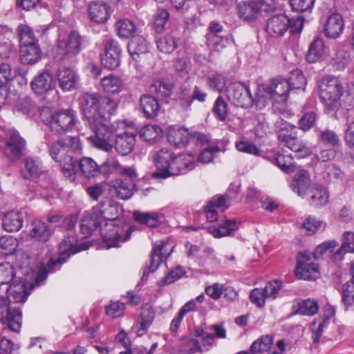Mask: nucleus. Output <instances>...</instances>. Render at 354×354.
<instances>
[{
    "label": "nucleus",
    "instance_id": "obj_1",
    "mask_svg": "<svg viewBox=\"0 0 354 354\" xmlns=\"http://www.w3.org/2000/svg\"><path fill=\"white\" fill-rule=\"evenodd\" d=\"M79 104L84 118L95 133L93 138L94 145L105 151H110L113 149L111 141L114 134L105 122L115 113L116 102L109 97L101 96L97 93H87L80 97Z\"/></svg>",
    "mask_w": 354,
    "mask_h": 354
},
{
    "label": "nucleus",
    "instance_id": "obj_2",
    "mask_svg": "<svg viewBox=\"0 0 354 354\" xmlns=\"http://www.w3.org/2000/svg\"><path fill=\"white\" fill-rule=\"evenodd\" d=\"M93 212L99 221H105L104 225L100 227V233L107 248L119 247V242H124L129 239L131 230L128 227L124 230L123 227H120L115 222L120 214L117 203L110 200L101 201L93 207Z\"/></svg>",
    "mask_w": 354,
    "mask_h": 354
},
{
    "label": "nucleus",
    "instance_id": "obj_3",
    "mask_svg": "<svg viewBox=\"0 0 354 354\" xmlns=\"http://www.w3.org/2000/svg\"><path fill=\"white\" fill-rule=\"evenodd\" d=\"M318 95L328 111H333L339 104V99L343 95L344 86L339 77L326 75L318 80Z\"/></svg>",
    "mask_w": 354,
    "mask_h": 354
},
{
    "label": "nucleus",
    "instance_id": "obj_4",
    "mask_svg": "<svg viewBox=\"0 0 354 354\" xmlns=\"http://www.w3.org/2000/svg\"><path fill=\"white\" fill-rule=\"evenodd\" d=\"M278 139L283 142L290 150L302 153L301 156L310 154V149L297 137V127L282 118H279L274 123Z\"/></svg>",
    "mask_w": 354,
    "mask_h": 354
},
{
    "label": "nucleus",
    "instance_id": "obj_5",
    "mask_svg": "<svg viewBox=\"0 0 354 354\" xmlns=\"http://www.w3.org/2000/svg\"><path fill=\"white\" fill-rule=\"evenodd\" d=\"M75 123V112L71 109H62L52 113L47 122L51 131L60 135L71 131Z\"/></svg>",
    "mask_w": 354,
    "mask_h": 354
},
{
    "label": "nucleus",
    "instance_id": "obj_6",
    "mask_svg": "<svg viewBox=\"0 0 354 354\" xmlns=\"http://www.w3.org/2000/svg\"><path fill=\"white\" fill-rule=\"evenodd\" d=\"M82 37L75 31L71 32L66 39H59L54 49L55 58L57 60L69 59L80 51Z\"/></svg>",
    "mask_w": 354,
    "mask_h": 354
},
{
    "label": "nucleus",
    "instance_id": "obj_7",
    "mask_svg": "<svg viewBox=\"0 0 354 354\" xmlns=\"http://www.w3.org/2000/svg\"><path fill=\"white\" fill-rule=\"evenodd\" d=\"M292 91L286 80L276 79L273 80L270 86L260 87L256 96V102L257 106H265L268 99L274 95L285 97L286 98L288 91Z\"/></svg>",
    "mask_w": 354,
    "mask_h": 354
},
{
    "label": "nucleus",
    "instance_id": "obj_8",
    "mask_svg": "<svg viewBox=\"0 0 354 354\" xmlns=\"http://www.w3.org/2000/svg\"><path fill=\"white\" fill-rule=\"evenodd\" d=\"M296 276L299 279L315 280L319 276L317 264L308 252H299L297 257Z\"/></svg>",
    "mask_w": 354,
    "mask_h": 354
},
{
    "label": "nucleus",
    "instance_id": "obj_9",
    "mask_svg": "<svg viewBox=\"0 0 354 354\" xmlns=\"http://www.w3.org/2000/svg\"><path fill=\"white\" fill-rule=\"evenodd\" d=\"M8 301L6 297H0V321L12 331L18 332L21 325V312L9 306Z\"/></svg>",
    "mask_w": 354,
    "mask_h": 354
},
{
    "label": "nucleus",
    "instance_id": "obj_10",
    "mask_svg": "<svg viewBox=\"0 0 354 354\" xmlns=\"http://www.w3.org/2000/svg\"><path fill=\"white\" fill-rule=\"evenodd\" d=\"M226 93L228 100L236 106L249 108L254 102L249 88L241 83L231 84Z\"/></svg>",
    "mask_w": 354,
    "mask_h": 354
},
{
    "label": "nucleus",
    "instance_id": "obj_11",
    "mask_svg": "<svg viewBox=\"0 0 354 354\" xmlns=\"http://www.w3.org/2000/svg\"><path fill=\"white\" fill-rule=\"evenodd\" d=\"M282 287L281 281L274 280L270 281L264 288H254L250 295L251 302L259 308L265 305L267 298L274 299Z\"/></svg>",
    "mask_w": 354,
    "mask_h": 354
},
{
    "label": "nucleus",
    "instance_id": "obj_12",
    "mask_svg": "<svg viewBox=\"0 0 354 354\" xmlns=\"http://www.w3.org/2000/svg\"><path fill=\"white\" fill-rule=\"evenodd\" d=\"M88 248V245L86 243H79L77 240L73 236H68L64 239L59 244V256L56 261H51L48 264V272L51 271V266L57 263H63L70 257L71 254L78 252L86 250Z\"/></svg>",
    "mask_w": 354,
    "mask_h": 354
},
{
    "label": "nucleus",
    "instance_id": "obj_13",
    "mask_svg": "<svg viewBox=\"0 0 354 354\" xmlns=\"http://www.w3.org/2000/svg\"><path fill=\"white\" fill-rule=\"evenodd\" d=\"M104 53L101 58L102 65L111 70L116 68L120 62L121 48L115 40L111 38L104 40Z\"/></svg>",
    "mask_w": 354,
    "mask_h": 354
},
{
    "label": "nucleus",
    "instance_id": "obj_14",
    "mask_svg": "<svg viewBox=\"0 0 354 354\" xmlns=\"http://www.w3.org/2000/svg\"><path fill=\"white\" fill-rule=\"evenodd\" d=\"M174 158L173 153L169 149L162 148L159 150L154 158L157 167V171L154 173V176L163 178L170 176Z\"/></svg>",
    "mask_w": 354,
    "mask_h": 354
},
{
    "label": "nucleus",
    "instance_id": "obj_15",
    "mask_svg": "<svg viewBox=\"0 0 354 354\" xmlns=\"http://www.w3.org/2000/svg\"><path fill=\"white\" fill-rule=\"evenodd\" d=\"M26 142L17 131H10L6 140L4 153L10 160L19 159L25 149Z\"/></svg>",
    "mask_w": 354,
    "mask_h": 354
},
{
    "label": "nucleus",
    "instance_id": "obj_16",
    "mask_svg": "<svg viewBox=\"0 0 354 354\" xmlns=\"http://www.w3.org/2000/svg\"><path fill=\"white\" fill-rule=\"evenodd\" d=\"M21 272H24L26 277L24 279L21 280V282H17L15 284H10V286L7 289L8 292V300L10 303H24L28 297V292L26 290V287L24 283V281H27L31 279L35 275V272L31 271L29 272L28 270H20Z\"/></svg>",
    "mask_w": 354,
    "mask_h": 354
},
{
    "label": "nucleus",
    "instance_id": "obj_17",
    "mask_svg": "<svg viewBox=\"0 0 354 354\" xmlns=\"http://www.w3.org/2000/svg\"><path fill=\"white\" fill-rule=\"evenodd\" d=\"M229 198L223 195H216L212 198L204 207L207 221H216L218 219V211L224 212L230 207Z\"/></svg>",
    "mask_w": 354,
    "mask_h": 354
},
{
    "label": "nucleus",
    "instance_id": "obj_18",
    "mask_svg": "<svg viewBox=\"0 0 354 354\" xmlns=\"http://www.w3.org/2000/svg\"><path fill=\"white\" fill-rule=\"evenodd\" d=\"M290 19L283 14L274 15L269 18L266 25V32L273 37H281L288 30Z\"/></svg>",
    "mask_w": 354,
    "mask_h": 354
},
{
    "label": "nucleus",
    "instance_id": "obj_19",
    "mask_svg": "<svg viewBox=\"0 0 354 354\" xmlns=\"http://www.w3.org/2000/svg\"><path fill=\"white\" fill-rule=\"evenodd\" d=\"M173 247L167 242L156 241L151 254V261L149 271L153 272L158 268L162 257H167L172 252Z\"/></svg>",
    "mask_w": 354,
    "mask_h": 354
},
{
    "label": "nucleus",
    "instance_id": "obj_20",
    "mask_svg": "<svg viewBox=\"0 0 354 354\" xmlns=\"http://www.w3.org/2000/svg\"><path fill=\"white\" fill-rule=\"evenodd\" d=\"M32 91L37 95H43L53 89L55 80L51 73L42 72L35 76L30 83Z\"/></svg>",
    "mask_w": 354,
    "mask_h": 354
},
{
    "label": "nucleus",
    "instance_id": "obj_21",
    "mask_svg": "<svg viewBox=\"0 0 354 354\" xmlns=\"http://www.w3.org/2000/svg\"><path fill=\"white\" fill-rule=\"evenodd\" d=\"M292 190L299 196L304 197L309 192L311 180L309 173L304 169L298 171L290 184Z\"/></svg>",
    "mask_w": 354,
    "mask_h": 354
},
{
    "label": "nucleus",
    "instance_id": "obj_22",
    "mask_svg": "<svg viewBox=\"0 0 354 354\" xmlns=\"http://www.w3.org/2000/svg\"><path fill=\"white\" fill-rule=\"evenodd\" d=\"M109 187L110 192L113 193L118 198L127 200L133 195L135 185L132 182L118 178L110 182Z\"/></svg>",
    "mask_w": 354,
    "mask_h": 354
},
{
    "label": "nucleus",
    "instance_id": "obj_23",
    "mask_svg": "<svg viewBox=\"0 0 354 354\" xmlns=\"http://www.w3.org/2000/svg\"><path fill=\"white\" fill-rule=\"evenodd\" d=\"M24 218V214L21 211L8 212L3 216V227L8 232H18L23 226Z\"/></svg>",
    "mask_w": 354,
    "mask_h": 354
},
{
    "label": "nucleus",
    "instance_id": "obj_24",
    "mask_svg": "<svg viewBox=\"0 0 354 354\" xmlns=\"http://www.w3.org/2000/svg\"><path fill=\"white\" fill-rule=\"evenodd\" d=\"M344 23L341 15L333 13L328 18L324 25L326 35L332 39L337 38L342 32Z\"/></svg>",
    "mask_w": 354,
    "mask_h": 354
},
{
    "label": "nucleus",
    "instance_id": "obj_25",
    "mask_svg": "<svg viewBox=\"0 0 354 354\" xmlns=\"http://www.w3.org/2000/svg\"><path fill=\"white\" fill-rule=\"evenodd\" d=\"M134 132H125L116 135L115 148L122 156H127L131 152L136 142Z\"/></svg>",
    "mask_w": 354,
    "mask_h": 354
},
{
    "label": "nucleus",
    "instance_id": "obj_26",
    "mask_svg": "<svg viewBox=\"0 0 354 354\" xmlns=\"http://www.w3.org/2000/svg\"><path fill=\"white\" fill-rule=\"evenodd\" d=\"M57 75L59 86L63 91H69L75 88L79 77L73 69L62 68Z\"/></svg>",
    "mask_w": 354,
    "mask_h": 354
},
{
    "label": "nucleus",
    "instance_id": "obj_27",
    "mask_svg": "<svg viewBox=\"0 0 354 354\" xmlns=\"http://www.w3.org/2000/svg\"><path fill=\"white\" fill-rule=\"evenodd\" d=\"M189 133L188 129L182 127L174 126L168 129V142L176 147H182L188 143Z\"/></svg>",
    "mask_w": 354,
    "mask_h": 354
},
{
    "label": "nucleus",
    "instance_id": "obj_28",
    "mask_svg": "<svg viewBox=\"0 0 354 354\" xmlns=\"http://www.w3.org/2000/svg\"><path fill=\"white\" fill-rule=\"evenodd\" d=\"M20 59L23 64H33L41 59V50L38 43L20 46Z\"/></svg>",
    "mask_w": 354,
    "mask_h": 354
},
{
    "label": "nucleus",
    "instance_id": "obj_29",
    "mask_svg": "<svg viewBox=\"0 0 354 354\" xmlns=\"http://www.w3.org/2000/svg\"><path fill=\"white\" fill-rule=\"evenodd\" d=\"M194 167V158L190 154H181L173 160L171 176L178 175L192 170Z\"/></svg>",
    "mask_w": 354,
    "mask_h": 354
},
{
    "label": "nucleus",
    "instance_id": "obj_30",
    "mask_svg": "<svg viewBox=\"0 0 354 354\" xmlns=\"http://www.w3.org/2000/svg\"><path fill=\"white\" fill-rule=\"evenodd\" d=\"M91 19L96 23H104L109 17V8L102 1H93L88 6Z\"/></svg>",
    "mask_w": 354,
    "mask_h": 354
},
{
    "label": "nucleus",
    "instance_id": "obj_31",
    "mask_svg": "<svg viewBox=\"0 0 354 354\" xmlns=\"http://www.w3.org/2000/svg\"><path fill=\"white\" fill-rule=\"evenodd\" d=\"M308 194H310V205L314 207H321L328 203L329 193L324 186L313 185Z\"/></svg>",
    "mask_w": 354,
    "mask_h": 354
},
{
    "label": "nucleus",
    "instance_id": "obj_32",
    "mask_svg": "<svg viewBox=\"0 0 354 354\" xmlns=\"http://www.w3.org/2000/svg\"><path fill=\"white\" fill-rule=\"evenodd\" d=\"M140 109L147 118L151 119L157 116L160 105L156 97L144 95L140 98Z\"/></svg>",
    "mask_w": 354,
    "mask_h": 354
},
{
    "label": "nucleus",
    "instance_id": "obj_33",
    "mask_svg": "<svg viewBox=\"0 0 354 354\" xmlns=\"http://www.w3.org/2000/svg\"><path fill=\"white\" fill-rule=\"evenodd\" d=\"M128 50L132 58L138 60L148 52V44L143 37L137 35L131 39Z\"/></svg>",
    "mask_w": 354,
    "mask_h": 354
},
{
    "label": "nucleus",
    "instance_id": "obj_34",
    "mask_svg": "<svg viewBox=\"0 0 354 354\" xmlns=\"http://www.w3.org/2000/svg\"><path fill=\"white\" fill-rule=\"evenodd\" d=\"M77 167L87 179L97 177L100 171L97 163L92 158L88 157L82 158L78 162Z\"/></svg>",
    "mask_w": 354,
    "mask_h": 354
},
{
    "label": "nucleus",
    "instance_id": "obj_35",
    "mask_svg": "<svg viewBox=\"0 0 354 354\" xmlns=\"http://www.w3.org/2000/svg\"><path fill=\"white\" fill-rule=\"evenodd\" d=\"M15 268L10 263L0 264V284H15L21 282L22 277L17 276Z\"/></svg>",
    "mask_w": 354,
    "mask_h": 354
},
{
    "label": "nucleus",
    "instance_id": "obj_36",
    "mask_svg": "<svg viewBox=\"0 0 354 354\" xmlns=\"http://www.w3.org/2000/svg\"><path fill=\"white\" fill-rule=\"evenodd\" d=\"M102 90L107 93L115 94L120 93L124 86L122 80L113 75L104 77L100 82Z\"/></svg>",
    "mask_w": 354,
    "mask_h": 354
},
{
    "label": "nucleus",
    "instance_id": "obj_37",
    "mask_svg": "<svg viewBox=\"0 0 354 354\" xmlns=\"http://www.w3.org/2000/svg\"><path fill=\"white\" fill-rule=\"evenodd\" d=\"M179 44V38L174 33H170L159 38L156 41V45L158 50L165 54L171 53L178 48Z\"/></svg>",
    "mask_w": 354,
    "mask_h": 354
},
{
    "label": "nucleus",
    "instance_id": "obj_38",
    "mask_svg": "<svg viewBox=\"0 0 354 354\" xmlns=\"http://www.w3.org/2000/svg\"><path fill=\"white\" fill-rule=\"evenodd\" d=\"M133 218L140 224L146 225L150 227H158L161 223V216L156 212H133Z\"/></svg>",
    "mask_w": 354,
    "mask_h": 354
},
{
    "label": "nucleus",
    "instance_id": "obj_39",
    "mask_svg": "<svg viewBox=\"0 0 354 354\" xmlns=\"http://www.w3.org/2000/svg\"><path fill=\"white\" fill-rule=\"evenodd\" d=\"M238 229V224L234 220H226L218 227H209V232L216 238L230 236Z\"/></svg>",
    "mask_w": 354,
    "mask_h": 354
},
{
    "label": "nucleus",
    "instance_id": "obj_40",
    "mask_svg": "<svg viewBox=\"0 0 354 354\" xmlns=\"http://www.w3.org/2000/svg\"><path fill=\"white\" fill-rule=\"evenodd\" d=\"M30 236L41 242H46L50 236V231L45 223L35 221L32 223Z\"/></svg>",
    "mask_w": 354,
    "mask_h": 354
},
{
    "label": "nucleus",
    "instance_id": "obj_41",
    "mask_svg": "<svg viewBox=\"0 0 354 354\" xmlns=\"http://www.w3.org/2000/svg\"><path fill=\"white\" fill-rule=\"evenodd\" d=\"M239 14L241 18L250 21L257 17L258 4L255 1L242 2L238 5Z\"/></svg>",
    "mask_w": 354,
    "mask_h": 354
},
{
    "label": "nucleus",
    "instance_id": "obj_42",
    "mask_svg": "<svg viewBox=\"0 0 354 354\" xmlns=\"http://www.w3.org/2000/svg\"><path fill=\"white\" fill-rule=\"evenodd\" d=\"M65 149L62 140H59L49 145L50 155L56 162H62L68 160L69 154H66Z\"/></svg>",
    "mask_w": 354,
    "mask_h": 354
},
{
    "label": "nucleus",
    "instance_id": "obj_43",
    "mask_svg": "<svg viewBox=\"0 0 354 354\" xmlns=\"http://www.w3.org/2000/svg\"><path fill=\"white\" fill-rule=\"evenodd\" d=\"M291 90L304 91L307 84L306 77L301 71L299 69L293 70L287 80Z\"/></svg>",
    "mask_w": 354,
    "mask_h": 354
},
{
    "label": "nucleus",
    "instance_id": "obj_44",
    "mask_svg": "<svg viewBox=\"0 0 354 354\" xmlns=\"http://www.w3.org/2000/svg\"><path fill=\"white\" fill-rule=\"evenodd\" d=\"M326 53V46L324 41L317 38L310 44L307 54V59L310 62H314L316 59Z\"/></svg>",
    "mask_w": 354,
    "mask_h": 354
},
{
    "label": "nucleus",
    "instance_id": "obj_45",
    "mask_svg": "<svg viewBox=\"0 0 354 354\" xmlns=\"http://www.w3.org/2000/svg\"><path fill=\"white\" fill-rule=\"evenodd\" d=\"M162 129L158 126L152 124L144 126L140 131V138L146 142L156 141L162 136Z\"/></svg>",
    "mask_w": 354,
    "mask_h": 354
},
{
    "label": "nucleus",
    "instance_id": "obj_46",
    "mask_svg": "<svg viewBox=\"0 0 354 354\" xmlns=\"http://www.w3.org/2000/svg\"><path fill=\"white\" fill-rule=\"evenodd\" d=\"M101 224L102 221H99L98 218H96L92 212L91 215L89 214H84L80 225V230L83 234L86 236Z\"/></svg>",
    "mask_w": 354,
    "mask_h": 354
},
{
    "label": "nucleus",
    "instance_id": "obj_47",
    "mask_svg": "<svg viewBox=\"0 0 354 354\" xmlns=\"http://www.w3.org/2000/svg\"><path fill=\"white\" fill-rule=\"evenodd\" d=\"M151 92L156 94L158 97L165 98L172 93L173 84L170 82L157 80L151 86Z\"/></svg>",
    "mask_w": 354,
    "mask_h": 354
},
{
    "label": "nucleus",
    "instance_id": "obj_48",
    "mask_svg": "<svg viewBox=\"0 0 354 354\" xmlns=\"http://www.w3.org/2000/svg\"><path fill=\"white\" fill-rule=\"evenodd\" d=\"M17 247V240L12 236H3L0 238V256L13 254Z\"/></svg>",
    "mask_w": 354,
    "mask_h": 354
},
{
    "label": "nucleus",
    "instance_id": "obj_49",
    "mask_svg": "<svg viewBox=\"0 0 354 354\" xmlns=\"http://www.w3.org/2000/svg\"><path fill=\"white\" fill-rule=\"evenodd\" d=\"M272 344V337L264 335L254 341L250 348L252 354H263L267 352Z\"/></svg>",
    "mask_w": 354,
    "mask_h": 354
},
{
    "label": "nucleus",
    "instance_id": "obj_50",
    "mask_svg": "<svg viewBox=\"0 0 354 354\" xmlns=\"http://www.w3.org/2000/svg\"><path fill=\"white\" fill-rule=\"evenodd\" d=\"M20 46L38 43L30 27L26 24H20L17 28Z\"/></svg>",
    "mask_w": 354,
    "mask_h": 354
},
{
    "label": "nucleus",
    "instance_id": "obj_51",
    "mask_svg": "<svg viewBox=\"0 0 354 354\" xmlns=\"http://www.w3.org/2000/svg\"><path fill=\"white\" fill-rule=\"evenodd\" d=\"M342 245L334 254L337 259L340 256L342 251L346 252H354V232L346 231L343 233L342 236Z\"/></svg>",
    "mask_w": 354,
    "mask_h": 354
},
{
    "label": "nucleus",
    "instance_id": "obj_52",
    "mask_svg": "<svg viewBox=\"0 0 354 354\" xmlns=\"http://www.w3.org/2000/svg\"><path fill=\"white\" fill-rule=\"evenodd\" d=\"M115 28L118 35L124 38L131 37L136 30L134 23L128 19L119 20L115 24Z\"/></svg>",
    "mask_w": 354,
    "mask_h": 354
},
{
    "label": "nucleus",
    "instance_id": "obj_53",
    "mask_svg": "<svg viewBox=\"0 0 354 354\" xmlns=\"http://www.w3.org/2000/svg\"><path fill=\"white\" fill-rule=\"evenodd\" d=\"M60 163L62 165V172L65 177L68 178L71 181L74 182L76 179L77 161L75 160L71 155H68V160Z\"/></svg>",
    "mask_w": 354,
    "mask_h": 354
},
{
    "label": "nucleus",
    "instance_id": "obj_54",
    "mask_svg": "<svg viewBox=\"0 0 354 354\" xmlns=\"http://www.w3.org/2000/svg\"><path fill=\"white\" fill-rule=\"evenodd\" d=\"M226 85V77L221 74L214 73L207 79V86L209 88L221 93Z\"/></svg>",
    "mask_w": 354,
    "mask_h": 354
},
{
    "label": "nucleus",
    "instance_id": "obj_55",
    "mask_svg": "<svg viewBox=\"0 0 354 354\" xmlns=\"http://www.w3.org/2000/svg\"><path fill=\"white\" fill-rule=\"evenodd\" d=\"M24 162L25 167L31 177H38L44 173L43 165L39 159L30 157Z\"/></svg>",
    "mask_w": 354,
    "mask_h": 354
},
{
    "label": "nucleus",
    "instance_id": "obj_56",
    "mask_svg": "<svg viewBox=\"0 0 354 354\" xmlns=\"http://www.w3.org/2000/svg\"><path fill=\"white\" fill-rule=\"evenodd\" d=\"M186 272L184 268L178 266L170 270L167 274L158 281L159 286H165L172 283L180 279L185 274Z\"/></svg>",
    "mask_w": 354,
    "mask_h": 354
},
{
    "label": "nucleus",
    "instance_id": "obj_57",
    "mask_svg": "<svg viewBox=\"0 0 354 354\" xmlns=\"http://www.w3.org/2000/svg\"><path fill=\"white\" fill-rule=\"evenodd\" d=\"M319 306L316 301L308 299L299 303L298 313L312 316L318 311Z\"/></svg>",
    "mask_w": 354,
    "mask_h": 354
},
{
    "label": "nucleus",
    "instance_id": "obj_58",
    "mask_svg": "<svg viewBox=\"0 0 354 354\" xmlns=\"http://www.w3.org/2000/svg\"><path fill=\"white\" fill-rule=\"evenodd\" d=\"M62 140L64 143L66 154H71V156L73 157V155L81 153L82 145L78 137L70 136Z\"/></svg>",
    "mask_w": 354,
    "mask_h": 354
},
{
    "label": "nucleus",
    "instance_id": "obj_59",
    "mask_svg": "<svg viewBox=\"0 0 354 354\" xmlns=\"http://www.w3.org/2000/svg\"><path fill=\"white\" fill-rule=\"evenodd\" d=\"M202 351L203 349L198 341L194 339H184L179 348L180 354H194Z\"/></svg>",
    "mask_w": 354,
    "mask_h": 354
},
{
    "label": "nucleus",
    "instance_id": "obj_60",
    "mask_svg": "<svg viewBox=\"0 0 354 354\" xmlns=\"http://www.w3.org/2000/svg\"><path fill=\"white\" fill-rule=\"evenodd\" d=\"M212 112L220 121H224L227 117V104L221 96H218L214 104Z\"/></svg>",
    "mask_w": 354,
    "mask_h": 354
},
{
    "label": "nucleus",
    "instance_id": "obj_61",
    "mask_svg": "<svg viewBox=\"0 0 354 354\" xmlns=\"http://www.w3.org/2000/svg\"><path fill=\"white\" fill-rule=\"evenodd\" d=\"M321 142L324 145H328L333 149L338 147L340 143V140L338 135L331 130H324L320 133Z\"/></svg>",
    "mask_w": 354,
    "mask_h": 354
},
{
    "label": "nucleus",
    "instance_id": "obj_62",
    "mask_svg": "<svg viewBox=\"0 0 354 354\" xmlns=\"http://www.w3.org/2000/svg\"><path fill=\"white\" fill-rule=\"evenodd\" d=\"M342 301L347 306L354 304V281H350L342 286Z\"/></svg>",
    "mask_w": 354,
    "mask_h": 354
},
{
    "label": "nucleus",
    "instance_id": "obj_63",
    "mask_svg": "<svg viewBox=\"0 0 354 354\" xmlns=\"http://www.w3.org/2000/svg\"><path fill=\"white\" fill-rule=\"evenodd\" d=\"M122 165L119 161L114 157H109L101 165V169L105 174H110L115 172H120Z\"/></svg>",
    "mask_w": 354,
    "mask_h": 354
},
{
    "label": "nucleus",
    "instance_id": "obj_64",
    "mask_svg": "<svg viewBox=\"0 0 354 354\" xmlns=\"http://www.w3.org/2000/svg\"><path fill=\"white\" fill-rule=\"evenodd\" d=\"M106 185L104 183H95L88 187L86 192L90 198L93 201H97L100 197L105 192Z\"/></svg>",
    "mask_w": 354,
    "mask_h": 354
}]
</instances>
